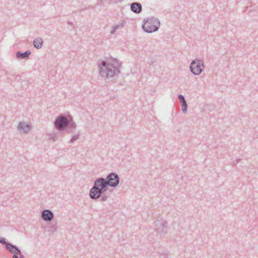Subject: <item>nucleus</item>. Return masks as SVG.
Wrapping results in <instances>:
<instances>
[{
  "instance_id": "obj_1",
  "label": "nucleus",
  "mask_w": 258,
  "mask_h": 258,
  "mask_svg": "<svg viewBox=\"0 0 258 258\" xmlns=\"http://www.w3.org/2000/svg\"><path fill=\"white\" fill-rule=\"evenodd\" d=\"M120 178L115 172H111L106 178L99 177L97 178L93 187L91 188L89 196L92 200L99 199L103 192L107 190V187H116L119 183Z\"/></svg>"
},
{
  "instance_id": "obj_2",
  "label": "nucleus",
  "mask_w": 258,
  "mask_h": 258,
  "mask_svg": "<svg viewBox=\"0 0 258 258\" xmlns=\"http://www.w3.org/2000/svg\"><path fill=\"white\" fill-rule=\"evenodd\" d=\"M99 74L104 79H110L120 73L121 64L116 59L101 60L98 63Z\"/></svg>"
},
{
  "instance_id": "obj_3",
  "label": "nucleus",
  "mask_w": 258,
  "mask_h": 258,
  "mask_svg": "<svg viewBox=\"0 0 258 258\" xmlns=\"http://www.w3.org/2000/svg\"><path fill=\"white\" fill-rule=\"evenodd\" d=\"M54 125L57 129H75L77 125L74 121L73 117L71 115L61 114L57 116L54 121Z\"/></svg>"
},
{
  "instance_id": "obj_4",
  "label": "nucleus",
  "mask_w": 258,
  "mask_h": 258,
  "mask_svg": "<svg viewBox=\"0 0 258 258\" xmlns=\"http://www.w3.org/2000/svg\"><path fill=\"white\" fill-rule=\"evenodd\" d=\"M160 26L159 20L153 17L144 19L142 27L144 31L148 33H151L157 31Z\"/></svg>"
},
{
  "instance_id": "obj_5",
  "label": "nucleus",
  "mask_w": 258,
  "mask_h": 258,
  "mask_svg": "<svg viewBox=\"0 0 258 258\" xmlns=\"http://www.w3.org/2000/svg\"><path fill=\"white\" fill-rule=\"evenodd\" d=\"M154 230L160 235H164L168 231L167 222L163 220H157L154 222Z\"/></svg>"
},
{
  "instance_id": "obj_6",
  "label": "nucleus",
  "mask_w": 258,
  "mask_h": 258,
  "mask_svg": "<svg viewBox=\"0 0 258 258\" xmlns=\"http://www.w3.org/2000/svg\"><path fill=\"white\" fill-rule=\"evenodd\" d=\"M204 68L203 61L199 59L192 60L190 64V70L195 76L200 75L203 72Z\"/></svg>"
},
{
  "instance_id": "obj_7",
  "label": "nucleus",
  "mask_w": 258,
  "mask_h": 258,
  "mask_svg": "<svg viewBox=\"0 0 258 258\" xmlns=\"http://www.w3.org/2000/svg\"><path fill=\"white\" fill-rule=\"evenodd\" d=\"M53 217L54 214L50 210L45 209L41 212V218L45 221L50 222Z\"/></svg>"
},
{
  "instance_id": "obj_8",
  "label": "nucleus",
  "mask_w": 258,
  "mask_h": 258,
  "mask_svg": "<svg viewBox=\"0 0 258 258\" xmlns=\"http://www.w3.org/2000/svg\"><path fill=\"white\" fill-rule=\"evenodd\" d=\"M131 10L133 12L136 14H139L142 11V5L137 2L133 3L131 5Z\"/></svg>"
},
{
  "instance_id": "obj_9",
  "label": "nucleus",
  "mask_w": 258,
  "mask_h": 258,
  "mask_svg": "<svg viewBox=\"0 0 258 258\" xmlns=\"http://www.w3.org/2000/svg\"><path fill=\"white\" fill-rule=\"evenodd\" d=\"M6 249L11 253L14 254L21 253L20 249L15 245L9 242L6 247Z\"/></svg>"
},
{
  "instance_id": "obj_10",
  "label": "nucleus",
  "mask_w": 258,
  "mask_h": 258,
  "mask_svg": "<svg viewBox=\"0 0 258 258\" xmlns=\"http://www.w3.org/2000/svg\"><path fill=\"white\" fill-rule=\"evenodd\" d=\"M31 53V52L29 50H28L25 52L18 51L16 53V57L18 59H25L28 58Z\"/></svg>"
},
{
  "instance_id": "obj_11",
  "label": "nucleus",
  "mask_w": 258,
  "mask_h": 258,
  "mask_svg": "<svg viewBox=\"0 0 258 258\" xmlns=\"http://www.w3.org/2000/svg\"><path fill=\"white\" fill-rule=\"evenodd\" d=\"M43 44V41L40 37H37L33 40V45L35 48L40 49Z\"/></svg>"
},
{
  "instance_id": "obj_12",
  "label": "nucleus",
  "mask_w": 258,
  "mask_h": 258,
  "mask_svg": "<svg viewBox=\"0 0 258 258\" xmlns=\"http://www.w3.org/2000/svg\"><path fill=\"white\" fill-rule=\"evenodd\" d=\"M32 127L30 122H20L17 129H30Z\"/></svg>"
},
{
  "instance_id": "obj_13",
  "label": "nucleus",
  "mask_w": 258,
  "mask_h": 258,
  "mask_svg": "<svg viewBox=\"0 0 258 258\" xmlns=\"http://www.w3.org/2000/svg\"><path fill=\"white\" fill-rule=\"evenodd\" d=\"M47 136L48 139L49 140L52 141L53 142H54L58 138V137L56 133H54V131H52L51 132L48 133Z\"/></svg>"
},
{
  "instance_id": "obj_14",
  "label": "nucleus",
  "mask_w": 258,
  "mask_h": 258,
  "mask_svg": "<svg viewBox=\"0 0 258 258\" xmlns=\"http://www.w3.org/2000/svg\"><path fill=\"white\" fill-rule=\"evenodd\" d=\"M49 232L52 234L56 231L57 227L56 224H52L49 227Z\"/></svg>"
},
{
  "instance_id": "obj_15",
  "label": "nucleus",
  "mask_w": 258,
  "mask_h": 258,
  "mask_svg": "<svg viewBox=\"0 0 258 258\" xmlns=\"http://www.w3.org/2000/svg\"><path fill=\"white\" fill-rule=\"evenodd\" d=\"M125 23H126L125 21L124 20H123L121 21V22L120 23H119L117 25H115L114 26L116 27V28L117 30L119 28H123L125 26Z\"/></svg>"
},
{
  "instance_id": "obj_16",
  "label": "nucleus",
  "mask_w": 258,
  "mask_h": 258,
  "mask_svg": "<svg viewBox=\"0 0 258 258\" xmlns=\"http://www.w3.org/2000/svg\"><path fill=\"white\" fill-rule=\"evenodd\" d=\"M181 109H182V112L183 113L186 112V111H187V105L186 103V101L184 103H181Z\"/></svg>"
},
{
  "instance_id": "obj_17",
  "label": "nucleus",
  "mask_w": 258,
  "mask_h": 258,
  "mask_svg": "<svg viewBox=\"0 0 258 258\" xmlns=\"http://www.w3.org/2000/svg\"><path fill=\"white\" fill-rule=\"evenodd\" d=\"M79 136H80V134H79L77 135H73L72 137V138L70 140L69 143H74L75 141H76L77 140H78L79 139Z\"/></svg>"
},
{
  "instance_id": "obj_18",
  "label": "nucleus",
  "mask_w": 258,
  "mask_h": 258,
  "mask_svg": "<svg viewBox=\"0 0 258 258\" xmlns=\"http://www.w3.org/2000/svg\"><path fill=\"white\" fill-rule=\"evenodd\" d=\"M100 198L101 202H105L107 200L108 196L103 192Z\"/></svg>"
},
{
  "instance_id": "obj_19",
  "label": "nucleus",
  "mask_w": 258,
  "mask_h": 258,
  "mask_svg": "<svg viewBox=\"0 0 258 258\" xmlns=\"http://www.w3.org/2000/svg\"><path fill=\"white\" fill-rule=\"evenodd\" d=\"M0 243L5 245L6 247V245H7L9 242H7L5 238L0 237Z\"/></svg>"
},
{
  "instance_id": "obj_20",
  "label": "nucleus",
  "mask_w": 258,
  "mask_h": 258,
  "mask_svg": "<svg viewBox=\"0 0 258 258\" xmlns=\"http://www.w3.org/2000/svg\"><path fill=\"white\" fill-rule=\"evenodd\" d=\"M178 98L179 100L180 103H184V102H186L184 96L183 95H178Z\"/></svg>"
},
{
  "instance_id": "obj_21",
  "label": "nucleus",
  "mask_w": 258,
  "mask_h": 258,
  "mask_svg": "<svg viewBox=\"0 0 258 258\" xmlns=\"http://www.w3.org/2000/svg\"><path fill=\"white\" fill-rule=\"evenodd\" d=\"M104 2L110 5L111 4H116L118 3V0H104Z\"/></svg>"
},
{
  "instance_id": "obj_22",
  "label": "nucleus",
  "mask_w": 258,
  "mask_h": 258,
  "mask_svg": "<svg viewBox=\"0 0 258 258\" xmlns=\"http://www.w3.org/2000/svg\"><path fill=\"white\" fill-rule=\"evenodd\" d=\"M116 30H117V29L116 28V27L114 26H113L112 28V30H111L110 33L111 34H113L115 33V32Z\"/></svg>"
},
{
  "instance_id": "obj_23",
  "label": "nucleus",
  "mask_w": 258,
  "mask_h": 258,
  "mask_svg": "<svg viewBox=\"0 0 258 258\" xmlns=\"http://www.w3.org/2000/svg\"><path fill=\"white\" fill-rule=\"evenodd\" d=\"M160 258H168V254L167 253H164V254H161L160 255Z\"/></svg>"
},
{
  "instance_id": "obj_24",
  "label": "nucleus",
  "mask_w": 258,
  "mask_h": 258,
  "mask_svg": "<svg viewBox=\"0 0 258 258\" xmlns=\"http://www.w3.org/2000/svg\"><path fill=\"white\" fill-rule=\"evenodd\" d=\"M20 132L22 131L23 134H27L30 130H19Z\"/></svg>"
},
{
  "instance_id": "obj_25",
  "label": "nucleus",
  "mask_w": 258,
  "mask_h": 258,
  "mask_svg": "<svg viewBox=\"0 0 258 258\" xmlns=\"http://www.w3.org/2000/svg\"><path fill=\"white\" fill-rule=\"evenodd\" d=\"M18 254L19 255V258H25V256L21 252V253H18Z\"/></svg>"
},
{
  "instance_id": "obj_26",
  "label": "nucleus",
  "mask_w": 258,
  "mask_h": 258,
  "mask_svg": "<svg viewBox=\"0 0 258 258\" xmlns=\"http://www.w3.org/2000/svg\"><path fill=\"white\" fill-rule=\"evenodd\" d=\"M18 254H14L13 255L12 258H19V257H18Z\"/></svg>"
},
{
  "instance_id": "obj_27",
  "label": "nucleus",
  "mask_w": 258,
  "mask_h": 258,
  "mask_svg": "<svg viewBox=\"0 0 258 258\" xmlns=\"http://www.w3.org/2000/svg\"><path fill=\"white\" fill-rule=\"evenodd\" d=\"M67 23H68L69 25H71V26H73V25H73V22H71V21H68L67 22Z\"/></svg>"
}]
</instances>
